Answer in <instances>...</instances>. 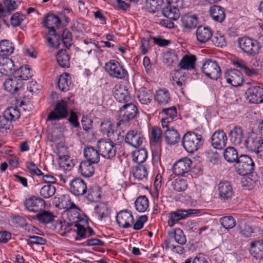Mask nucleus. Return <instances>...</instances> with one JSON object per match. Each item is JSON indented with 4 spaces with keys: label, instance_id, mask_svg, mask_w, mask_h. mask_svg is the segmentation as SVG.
Instances as JSON below:
<instances>
[{
    "label": "nucleus",
    "instance_id": "nucleus-25",
    "mask_svg": "<svg viewBox=\"0 0 263 263\" xmlns=\"http://www.w3.org/2000/svg\"><path fill=\"white\" fill-rule=\"evenodd\" d=\"M23 85V82L17 80L14 76L13 78L6 79L4 83V87L6 90L11 93L20 90L22 88Z\"/></svg>",
    "mask_w": 263,
    "mask_h": 263
},
{
    "label": "nucleus",
    "instance_id": "nucleus-27",
    "mask_svg": "<svg viewBox=\"0 0 263 263\" xmlns=\"http://www.w3.org/2000/svg\"><path fill=\"white\" fill-rule=\"evenodd\" d=\"M196 57L194 55H184L181 60L179 66L181 69L191 70L195 68Z\"/></svg>",
    "mask_w": 263,
    "mask_h": 263
},
{
    "label": "nucleus",
    "instance_id": "nucleus-57",
    "mask_svg": "<svg viewBox=\"0 0 263 263\" xmlns=\"http://www.w3.org/2000/svg\"><path fill=\"white\" fill-rule=\"evenodd\" d=\"M95 212L100 219L107 217L109 215L108 206L103 203H100L95 207Z\"/></svg>",
    "mask_w": 263,
    "mask_h": 263
},
{
    "label": "nucleus",
    "instance_id": "nucleus-48",
    "mask_svg": "<svg viewBox=\"0 0 263 263\" xmlns=\"http://www.w3.org/2000/svg\"><path fill=\"white\" fill-rule=\"evenodd\" d=\"M163 3V0H146V9L149 12L154 13L160 9Z\"/></svg>",
    "mask_w": 263,
    "mask_h": 263
},
{
    "label": "nucleus",
    "instance_id": "nucleus-45",
    "mask_svg": "<svg viewBox=\"0 0 263 263\" xmlns=\"http://www.w3.org/2000/svg\"><path fill=\"white\" fill-rule=\"evenodd\" d=\"M187 180L182 178H177L171 182L172 189L177 192L184 191L187 188Z\"/></svg>",
    "mask_w": 263,
    "mask_h": 263
},
{
    "label": "nucleus",
    "instance_id": "nucleus-40",
    "mask_svg": "<svg viewBox=\"0 0 263 263\" xmlns=\"http://www.w3.org/2000/svg\"><path fill=\"white\" fill-rule=\"evenodd\" d=\"M36 219L41 223L47 224L52 222L55 217L51 212L44 210L40 211L36 215Z\"/></svg>",
    "mask_w": 263,
    "mask_h": 263
},
{
    "label": "nucleus",
    "instance_id": "nucleus-32",
    "mask_svg": "<svg viewBox=\"0 0 263 263\" xmlns=\"http://www.w3.org/2000/svg\"><path fill=\"white\" fill-rule=\"evenodd\" d=\"M14 76L22 82L23 80H27L31 78L32 74L30 68L27 65L21 66L14 72Z\"/></svg>",
    "mask_w": 263,
    "mask_h": 263
},
{
    "label": "nucleus",
    "instance_id": "nucleus-49",
    "mask_svg": "<svg viewBox=\"0 0 263 263\" xmlns=\"http://www.w3.org/2000/svg\"><path fill=\"white\" fill-rule=\"evenodd\" d=\"M3 115L12 123V121H15L20 118V113L16 107H10L5 110Z\"/></svg>",
    "mask_w": 263,
    "mask_h": 263
},
{
    "label": "nucleus",
    "instance_id": "nucleus-59",
    "mask_svg": "<svg viewBox=\"0 0 263 263\" xmlns=\"http://www.w3.org/2000/svg\"><path fill=\"white\" fill-rule=\"evenodd\" d=\"M211 39L214 44L218 47H222L226 45L224 35L219 32H217L213 36H212Z\"/></svg>",
    "mask_w": 263,
    "mask_h": 263
},
{
    "label": "nucleus",
    "instance_id": "nucleus-30",
    "mask_svg": "<svg viewBox=\"0 0 263 263\" xmlns=\"http://www.w3.org/2000/svg\"><path fill=\"white\" fill-rule=\"evenodd\" d=\"M93 163L89 161H83L81 162L79 167V172L84 177H90L95 172Z\"/></svg>",
    "mask_w": 263,
    "mask_h": 263
},
{
    "label": "nucleus",
    "instance_id": "nucleus-58",
    "mask_svg": "<svg viewBox=\"0 0 263 263\" xmlns=\"http://www.w3.org/2000/svg\"><path fill=\"white\" fill-rule=\"evenodd\" d=\"M25 18L26 16L25 15L17 12L13 14L10 18L11 25L13 27L19 26Z\"/></svg>",
    "mask_w": 263,
    "mask_h": 263
},
{
    "label": "nucleus",
    "instance_id": "nucleus-26",
    "mask_svg": "<svg viewBox=\"0 0 263 263\" xmlns=\"http://www.w3.org/2000/svg\"><path fill=\"white\" fill-rule=\"evenodd\" d=\"M228 135L231 142L234 145H239L243 139V131L239 126H235L230 130Z\"/></svg>",
    "mask_w": 263,
    "mask_h": 263
},
{
    "label": "nucleus",
    "instance_id": "nucleus-43",
    "mask_svg": "<svg viewBox=\"0 0 263 263\" xmlns=\"http://www.w3.org/2000/svg\"><path fill=\"white\" fill-rule=\"evenodd\" d=\"M46 40L49 45L52 47L58 48L61 43L60 36L55 33V30H48L46 36Z\"/></svg>",
    "mask_w": 263,
    "mask_h": 263
},
{
    "label": "nucleus",
    "instance_id": "nucleus-19",
    "mask_svg": "<svg viewBox=\"0 0 263 263\" xmlns=\"http://www.w3.org/2000/svg\"><path fill=\"white\" fill-rule=\"evenodd\" d=\"M113 95L119 102L127 103L130 100V97L126 87L116 85L113 88Z\"/></svg>",
    "mask_w": 263,
    "mask_h": 263
},
{
    "label": "nucleus",
    "instance_id": "nucleus-34",
    "mask_svg": "<svg viewBox=\"0 0 263 263\" xmlns=\"http://www.w3.org/2000/svg\"><path fill=\"white\" fill-rule=\"evenodd\" d=\"M61 23L59 17L52 13L48 14L43 21L45 26L48 29V30H55L54 27L58 26Z\"/></svg>",
    "mask_w": 263,
    "mask_h": 263
},
{
    "label": "nucleus",
    "instance_id": "nucleus-62",
    "mask_svg": "<svg viewBox=\"0 0 263 263\" xmlns=\"http://www.w3.org/2000/svg\"><path fill=\"white\" fill-rule=\"evenodd\" d=\"M64 45L66 47H68L71 45L72 36L71 33L68 30L64 29L62 34V39L61 40Z\"/></svg>",
    "mask_w": 263,
    "mask_h": 263
},
{
    "label": "nucleus",
    "instance_id": "nucleus-31",
    "mask_svg": "<svg viewBox=\"0 0 263 263\" xmlns=\"http://www.w3.org/2000/svg\"><path fill=\"white\" fill-rule=\"evenodd\" d=\"M250 252L255 258L263 257V241L256 240L250 243Z\"/></svg>",
    "mask_w": 263,
    "mask_h": 263
},
{
    "label": "nucleus",
    "instance_id": "nucleus-11",
    "mask_svg": "<svg viewBox=\"0 0 263 263\" xmlns=\"http://www.w3.org/2000/svg\"><path fill=\"white\" fill-rule=\"evenodd\" d=\"M210 140L211 145L214 148L221 150L226 146L228 138L224 132L219 129L213 133Z\"/></svg>",
    "mask_w": 263,
    "mask_h": 263
},
{
    "label": "nucleus",
    "instance_id": "nucleus-22",
    "mask_svg": "<svg viewBox=\"0 0 263 263\" xmlns=\"http://www.w3.org/2000/svg\"><path fill=\"white\" fill-rule=\"evenodd\" d=\"M15 71L13 61L8 57H0V73L5 76L13 74Z\"/></svg>",
    "mask_w": 263,
    "mask_h": 263
},
{
    "label": "nucleus",
    "instance_id": "nucleus-54",
    "mask_svg": "<svg viewBox=\"0 0 263 263\" xmlns=\"http://www.w3.org/2000/svg\"><path fill=\"white\" fill-rule=\"evenodd\" d=\"M133 175L135 178L138 180H146L147 173L146 167L143 165H139L136 167L134 171Z\"/></svg>",
    "mask_w": 263,
    "mask_h": 263
},
{
    "label": "nucleus",
    "instance_id": "nucleus-7",
    "mask_svg": "<svg viewBox=\"0 0 263 263\" xmlns=\"http://www.w3.org/2000/svg\"><path fill=\"white\" fill-rule=\"evenodd\" d=\"M236 167L239 175L244 176L254 170V163L252 158L248 155H241L236 162Z\"/></svg>",
    "mask_w": 263,
    "mask_h": 263
},
{
    "label": "nucleus",
    "instance_id": "nucleus-15",
    "mask_svg": "<svg viewBox=\"0 0 263 263\" xmlns=\"http://www.w3.org/2000/svg\"><path fill=\"white\" fill-rule=\"evenodd\" d=\"M192 163V160L187 157L177 161L173 165V171L177 176H182L187 173Z\"/></svg>",
    "mask_w": 263,
    "mask_h": 263
},
{
    "label": "nucleus",
    "instance_id": "nucleus-10",
    "mask_svg": "<svg viewBox=\"0 0 263 263\" xmlns=\"http://www.w3.org/2000/svg\"><path fill=\"white\" fill-rule=\"evenodd\" d=\"M24 205L28 211L39 213L45 208L46 202L40 197L32 196L24 201Z\"/></svg>",
    "mask_w": 263,
    "mask_h": 263
},
{
    "label": "nucleus",
    "instance_id": "nucleus-3",
    "mask_svg": "<svg viewBox=\"0 0 263 263\" xmlns=\"http://www.w3.org/2000/svg\"><path fill=\"white\" fill-rule=\"evenodd\" d=\"M239 47L247 55H252L259 52L260 47L257 41L248 37H243L238 40Z\"/></svg>",
    "mask_w": 263,
    "mask_h": 263
},
{
    "label": "nucleus",
    "instance_id": "nucleus-36",
    "mask_svg": "<svg viewBox=\"0 0 263 263\" xmlns=\"http://www.w3.org/2000/svg\"><path fill=\"white\" fill-rule=\"evenodd\" d=\"M137 97L141 104L147 105L152 101V92L150 90L142 87L139 90Z\"/></svg>",
    "mask_w": 263,
    "mask_h": 263
},
{
    "label": "nucleus",
    "instance_id": "nucleus-51",
    "mask_svg": "<svg viewBox=\"0 0 263 263\" xmlns=\"http://www.w3.org/2000/svg\"><path fill=\"white\" fill-rule=\"evenodd\" d=\"M237 229L239 231V233L243 237H250L253 233L252 228L243 221L239 222Z\"/></svg>",
    "mask_w": 263,
    "mask_h": 263
},
{
    "label": "nucleus",
    "instance_id": "nucleus-14",
    "mask_svg": "<svg viewBox=\"0 0 263 263\" xmlns=\"http://www.w3.org/2000/svg\"><path fill=\"white\" fill-rule=\"evenodd\" d=\"M218 191L220 199L224 201L231 199L234 194L232 185L228 181H222L219 183Z\"/></svg>",
    "mask_w": 263,
    "mask_h": 263
},
{
    "label": "nucleus",
    "instance_id": "nucleus-6",
    "mask_svg": "<svg viewBox=\"0 0 263 263\" xmlns=\"http://www.w3.org/2000/svg\"><path fill=\"white\" fill-rule=\"evenodd\" d=\"M200 211L197 209L177 210L176 211L171 212L168 215V226L173 227L178 221L183 219L188 216L197 214Z\"/></svg>",
    "mask_w": 263,
    "mask_h": 263
},
{
    "label": "nucleus",
    "instance_id": "nucleus-61",
    "mask_svg": "<svg viewBox=\"0 0 263 263\" xmlns=\"http://www.w3.org/2000/svg\"><path fill=\"white\" fill-rule=\"evenodd\" d=\"M12 123L4 115L0 116V132L2 133L7 132L10 129Z\"/></svg>",
    "mask_w": 263,
    "mask_h": 263
},
{
    "label": "nucleus",
    "instance_id": "nucleus-28",
    "mask_svg": "<svg viewBox=\"0 0 263 263\" xmlns=\"http://www.w3.org/2000/svg\"><path fill=\"white\" fill-rule=\"evenodd\" d=\"M212 32L209 27L199 26L196 30V37L197 40L201 43H204L211 39Z\"/></svg>",
    "mask_w": 263,
    "mask_h": 263
},
{
    "label": "nucleus",
    "instance_id": "nucleus-46",
    "mask_svg": "<svg viewBox=\"0 0 263 263\" xmlns=\"http://www.w3.org/2000/svg\"><path fill=\"white\" fill-rule=\"evenodd\" d=\"M135 205L137 211L144 212L148 208V200L145 196H139L136 200Z\"/></svg>",
    "mask_w": 263,
    "mask_h": 263
},
{
    "label": "nucleus",
    "instance_id": "nucleus-9",
    "mask_svg": "<svg viewBox=\"0 0 263 263\" xmlns=\"http://www.w3.org/2000/svg\"><path fill=\"white\" fill-rule=\"evenodd\" d=\"M97 147L100 155L106 159H111L116 154V148L112 142L106 139L98 141Z\"/></svg>",
    "mask_w": 263,
    "mask_h": 263
},
{
    "label": "nucleus",
    "instance_id": "nucleus-2",
    "mask_svg": "<svg viewBox=\"0 0 263 263\" xmlns=\"http://www.w3.org/2000/svg\"><path fill=\"white\" fill-rule=\"evenodd\" d=\"M202 72L208 78L216 80L221 74L218 63L211 59H205L202 66Z\"/></svg>",
    "mask_w": 263,
    "mask_h": 263
},
{
    "label": "nucleus",
    "instance_id": "nucleus-64",
    "mask_svg": "<svg viewBox=\"0 0 263 263\" xmlns=\"http://www.w3.org/2000/svg\"><path fill=\"white\" fill-rule=\"evenodd\" d=\"M68 121L73 127L77 128L80 126V124L78 121V116L76 112L72 110L69 111V116Z\"/></svg>",
    "mask_w": 263,
    "mask_h": 263
},
{
    "label": "nucleus",
    "instance_id": "nucleus-8",
    "mask_svg": "<svg viewBox=\"0 0 263 263\" xmlns=\"http://www.w3.org/2000/svg\"><path fill=\"white\" fill-rule=\"evenodd\" d=\"M105 68L111 77L118 79H123L128 74L127 70L115 60H110L106 63Z\"/></svg>",
    "mask_w": 263,
    "mask_h": 263
},
{
    "label": "nucleus",
    "instance_id": "nucleus-53",
    "mask_svg": "<svg viewBox=\"0 0 263 263\" xmlns=\"http://www.w3.org/2000/svg\"><path fill=\"white\" fill-rule=\"evenodd\" d=\"M56 189L54 185L48 184L43 186L40 190V195L44 198H49L52 196Z\"/></svg>",
    "mask_w": 263,
    "mask_h": 263
},
{
    "label": "nucleus",
    "instance_id": "nucleus-4",
    "mask_svg": "<svg viewBox=\"0 0 263 263\" xmlns=\"http://www.w3.org/2000/svg\"><path fill=\"white\" fill-rule=\"evenodd\" d=\"M69 114L67 102L61 100L58 101L53 110L51 111L47 116V121L60 120L66 118Z\"/></svg>",
    "mask_w": 263,
    "mask_h": 263
},
{
    "label": "nucleus",
    "instance_id": "nucleus-17",
    "mask_svg": "<svg viewBox=\"0 0 263 263\" xmlns=\"http://www.w3.org/2000/svg\"><path fill=\"white\" fill-rule=\"evenodd\" d=\"M143 139V136L140 132L130 130L125 136V142L134 147H138L142 144Z\"/></svg>",
    "mask_w": 263,
    "mask_h": 263
},
{
    "label": "nucleus",
    "instance_id": "nucleus-44",
    "mask_svg": "<svg viewBox=\"0 0 263 263\" xmlns=\"http://www.w3.org/2000/svg\"><path fill=\"white\" fill-rule=\"evenodd\" d=\"M233 64L237 68L243 70L245 74L249 77H252L257 74V71L254 68H249L243 61H235Z\"/></svg>",
    "mask_w": 263,
    "mask_h": 263
},
{
    "label": "nucleus",
    "instance_id": "nucleus-56",
    "mask_svg": "<svg viewBox=\"0 0 263 263\" xmlns=\"http://www.w3.org/2000/svg\"><path fill=\"white\" fill-rule=\"evenodd\" d=\"M219 221L221 226L226 229H231L235 227L236 221L232 216H224L220 218Z\"/></svg>",
    "mask_w": 263,
    "mask_h": 263
},
{
    "label": "nucleus",
    "instance_id": "nucleus-20",
    "mask_svg": "<svg viewBox=\"0 0 263 263\" xmlns=\"http://www.w3.org/2000/svg\"><path fill=\"white\" fill-rule=\"evenodd\" d=\"M262 142H263V140L260 137L257 136L254 133H252L249 135L245 140L244 145L248 151L257 153L262 144Z\"/></svg>",
    "mask_w": 263,
    "mask_h": 263
},
{
    "label": "nucleus",
    "instance_id": "nucleus-5",
    "mask_svg": "<svg viewBox=\"0 0 263 263\" xmlns=\"http://www.w3.org/2000/svg\"><path fill=\"white\" fill-rule=\"evenodd\" d=\"M137 113V108L131 103H125L119 110L118 115L119 122L117 126L119 127L121 122H127L134 119Z\"/></svg>",
    "mask_w": 263,
    "mask_h": 263
},
{
    "label": "nucleus",
    "instance_id": "nucleus-13",
    "mask_svg": "<svg viewBox=\"0 0 263 263\" xmlns=\"http://www.w3.org/2000/svg\"><path fill=\"white\" fill-rule=\"evenodd\" d=\"M164 129V136L166 143L171 145H175L179 142L180 138L179 133L173 125L162 126Z\"/></svg>",
    "mask_w": 263,
    "mask_h": 263
},
{
    "label": "nucleus",
    "instance_id": "nucleus-52",
    "mask_svg": "<svg viewBox=\"0 0 263 263\" xmlns=\"http://www.w3.org/2000/svg\"><path fill=\"white\" fill-rule=\"evenodd\" d=\"M71 84L69 76L67 74L60 76L58 81L59 88L62 91H66L69 89Z\"/></svg>",
    "mask_w": 263,
    "mask_h": 263
},
{
    "label": "nucleus",
    "instance_id": "nucleus-23",
    "mask_svg": "<svg viewBox=\"0 0 263 263\" xmlns=\"http://www.w3.org/2000/svg\"><path fill=\"white\" fill-rule=\"evenodd\" d=\"M162 112L165 117L161 120L162 126L173 125V120L177 116V109L176 107L172 106L169 108H163Z\"/></svg>",
    "mask_w": 263,
    "mask_h": 263
},
{
    "label": "nucleus",
    "instance_id": "nucleus-50",
    "mask_svg": "<svg viewBox=\"0 0 263 263\" xmlns=\"http://www.w3.org/2000/svg\"><path fill=\"white\" fill-rule=\"evenodd\" d=\"M162 132L160 128L157 127L151 128V144L156 145L159 144L161 141Z\"/></svg>",
    "mask_w": 263,
    "mask_h": 263
},
{
    "label": "nucleus",
    "instance_id": "nucleus-60",
    "mask_svg": "<svg viewBox=\"0 0 263 263\" xmlns=\"http://www.w3.org/2000/svg\"><path fill=\"white\" fill-rule=\"evenodd\" d=\"M57 207L60 209H65L66 210L77 209L79 210V209L78 208L73 202H72L70 199L67 198L62 199L61 203L57 204Z\"/></svg>",
    "mask_w": 263,
    "mask_h": 263
},
{
    "label": "nucleus",
    "instance_id": "nucleus-55",
    "mask_svg": "<svg viewBox=\"0 0 263 263\" xmlns=\"http://www.w3.org/2000/svg\"><path fill=\"white\" fill-rule=\"evenodd\" d=\"M133 160L141 164L144 162L147 158V152L145 148H141L135 151L133 154Z\"/></svg>",
    "mask_w": 263,
    "mask_h": 263
},
{
    "label": "nucleus",
    "instance_id": "nucleus-18",
    "mask_svg": "<svg viewBox=\"0 0 263 263\" xmlns=\"http://www.w3.org/2000/svg\"><path fill=\"white\" fill-rule=\"evenodd\" d=\"M86 182L80 178L72 179L70 182V191L76 196L83 195L87 192Z\"/></svg>",
    "mask_w": 263,
    "mask_h": 263
},
{
    "label": "nucleus",
    "instance_id": "nucleus-24",
    "mask_svg": "<svg viewBox=\"0 0 263 263\" xmlns=\"http://www.w3.org/2000/svg\"><path fill=\"white\" fill-rule=\"evenodd\" d=\"M83 153L86 159V161L93 164H97L99 162L100 154L99 149L97 150L91 146H87L84 148Z\"/></svg>",
    "mask_w": 263,
    "mask_h": 263
},
{
    "label": "nucleus",
    "instance_id": "nucleus-1",
    "mask_svg": "<svg viewBox=\"0 0 263 263\" xmlns=\"http://www.w3.org/2000/svg\"><path fill=\"white\" fill-rule=\"evenodd\" d=\"M202 136L193 132L185 133L181 140L182 145L188 153H193L202 145Z\"/></svg>",
    "mask_w": 263,
    "mask_h": 263
},
{
    "label": "nucleus",
    "instance_id": "nucleus-35",
    "mask_svg": "<svg viewBox=\"0 0 263 263\" xmlns=\"http://www.w3.org/2000/svg\"><path fill=\"white\" fill-rule=\"evenodd\" d=\"M168 235L171 239L174 238L175 241L179 245H183L186 242L185 236L182 230L177 228L168 232Z\"/></svg>",
    "mask_w": 263,
    "mask_h": 263
},
{
    "label": "nucleus",
    "instance_id": "nucleus-33",
    "mask_svg": "<svg viewBox=\"0 0 263 263\" xmlns=\"http://www.w3.org/2000/svg\"><path fill=\"white\" fill-rule=\"evenodd\" d=\"M210 12L213 19L217 22H222L226 16L223 8L219 6L214 5L212 6Z\"/></svg>",
    "mask_w": 263,
    "mask_h": 263
},
{
    "label": "nucleus",
    "instance_id": "nucleus-39",
    "mask_svg": "<svg viewBox=\"0 0 263 263\" xmlns=\"http://www.w3.org/2000/svg\"><path fill=\"white\" fill-rule=\"evenodd\" d=\"M14 51L12 43L5 40L0 42V57H7L11 55Z\"/></svg>",
    "mask_w": 263,
    "mask_h": 263
},
{
    "label": "nucleus",
    "instance_id": "nucleus-37",
    "mask_svg": "<svg viewBox=\"0 0 263 263\" xmlns=\"http://www.w3.org/2000/svg\"><path fill=\"white\" fill-rule=\"evenodd\" d=\"M225 160L229 163L235 162L236 163L239 157L236 149L233 146H228L223 152Z\"/></svg>",
    "mask_w": 263,
    "mask_h": 263
},
{
    "label": "nucleus",
    "instance_id": "nucleus-29",
    "mask_svg": "<svg viewBox=\"0 0 263 263\" xmlns=\"http://www.w3.org/2000/svg\"><path fill=\"white\" fill-rule=\"evenodd\" d=\"M182 25L186 28H194L198 23V20L195 14H185L182 16L181 19Z\"/></svg>",
    "mask_w": 263,
    "mask_h": 263
},
{
    "label": "nucleus",
    "instance_id": "nucleus-63",
    "mask_svg": "<svg viewBox=\"0 0 263 263\" xmlns=\"http://www.w3.org/2000/svg\"><path fill=\"white\" fill-rule=\"evenodd\" d=\"M114 125L109 121H104L100 125L101 132L104 135L108 137L109 133H111L113 130Z\"/></svg>",
    "mask_w": 263,
    "mask_h": 263
},
{
    "label": "nucleus",
    "instance_id": "nucleus-16",
    "mask_svg": "<svg viewBox=\"0 0 263 263\" xmlns=\"http://www.w3.org/2000/svg\"><path fill=\"white\" fill-rule=\"evenodd\" d=\"M246 95L250 103L258 104L263 102V88L259 86H254L248 88Z\"/></svg>",
    "mask_w": 263,
    "mask_h": 263
},
{
    "label": "nucleus",
    "instance_id": "nucleus-12",
    "mask_svg": "<svg viewBox=\"0 0 263 263\" xmlns=\"http://www.w3.org/2000/svg\"><path fill=\"white\" fill-rule=\"evenodd\" d=\"M224 78L228 83L234 87L240 86L243 82V77L241 72L235 69H231L226 71Z\"/></svg>",
    "mask_w": 263,
    "mask_h": 263
},
{
    "label": "nucleus",
    "instance_id": "nucleus-38",
    "mask_svg": "<svg viewBox=\"0 0 263 263\" xmlns=\"http://www.w3.org/2000/svg\"><path fill=\"white\" fill-rule=\"evenodd\" d=\"M162 13L165 17L172 20H177L180 15L179 11L177 8H175L167 3L166 6L163 8Z\"/></svg>",
    "mask_w": 263,
    "mask_h": 263
},
{
    "label": "nucleus",
    "instance_id": "nucleus-41",
    "mask_svg": "<svg viewBox=\"0 0 263 263\" xmlns=\"http://www.w3.org/2000/svg\"><path fill=\"white\" fill-rule=\"evenodd\" d=\"M56 59L58 63L61 67H69L70 57L68 54L66 50H60L57 54Z\"/></svg>",
    "mask_w": 263,
    "mask_h": 263
},
{
    "label": "nucleus",
    "instance_id": "nucleus-21",
    "mask_svg": "<svg viewBox=\"0 0 263 263\" xmlns=\"http://www.w3.org/2000/svg\"><path fill=\"white\" fill-rule=\"evenodd\" d=\"M116 220L120 227L127 228L130 227V223L134 222V218L131 212L126 210L117 214Z\"/></svg>",
    "mask_w": 263,
    "mask_h": 263
},
{
    "label": "nucleus",
    "instance_id": "nucleus-47",
    "mask_svg": "<svg viewBox=\"0 0 263 263\" xmlns=\"http://www.w3.org/2000/svg\"><path fill=\"white\" fill-rule=\"evenodd\" d=\"M109 141L115 143L116 144H119L123 140H125L124 132L120 129H116L115 131L114 130L111 133H109L108 137Z\"/></svg>",
    "mask_w": 263,
    "mask_h": 263
},
{
    "label": "nucleus",
    "instance_id": "nucleus-42",
    "mask_svg": "<svg viewBox=\"0 0 263 263\" xmlns=\"http://www.w3.org/2000/svg\"><path fill=\"white\" fill-rule=\"evenodd\" d=\"M155 100L160 104L165 105L170 101V95L165 89H160L156 91Z\"/></svg>",
    "mask_w": 263,
    "mask_h": 263
}]
</instances>
